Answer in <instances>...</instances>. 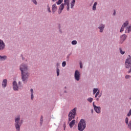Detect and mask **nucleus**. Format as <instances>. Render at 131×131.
Segmentation results:
<instances>
[{
    "label": "nucleus",
    "mask_w": 131,
    "mask_h": 131,
    "mask_svg": "<svg viewBox=\"0 0 131 131\" xmlns=\"http://www.w3.org/2000/svg\"><path fill=\"white\" fill-rule=\"evenodd\" d=\"M125 67L126 68H130V70L129 71V73H130L131 72V58H127V59H126L125 61Z\"/></svg>",
    "instance_id": "nucleus-5"
},
{
    "label": "nucleus",
    "mask_w": 131,
    "mask_h": 131,
    "mask_svg": "<svg viewBox=\"0 0 131 131\" xmlns=\"http://www.w3.org/2000/svg\"><path fill=\"white\" fill-rule=\"evenodd\" d=\"M99 94H100V91H98L96 93V94L95 98H97V97H98V95H99Z\"/></svg>",
    "instance_id": "nucleus-32"
},
{
    "label": "nucleus",
    "mask_w": 131,
    "mask_h": 131,
    "mask_svg": "<svg viewBox=\"0 0 131 131\" xmlns=\"http://www.w3.org/2000/svg\"><path fill=\"white\" fill-rule=\"evenodd\" d=\"M75 124V120H73L69 124L70 127L71 128H72L73 127V125Z\"/></svg>",
    "instance_id": "nucleus-16"
},
{
    "label": "nucleus",
    "mask_w": 131,
    "mask_h": 131,
    "mask_svg": "<svg viewBox=\"0 0 131 131\" xmlns=\"http://www.w3.org/2000/svg\"><path fill=\"white\" fill-rule=\"evenodd\" d=\"M20 70L21 73V78L23 79V81H25L28 79V77H29V73L28 72V67L23 63L20 65Z\"/></svg>",
    "instance_id": "nucleus-1"
},
{
    "label": "nucleus",
    "mask_w": 131,
    "mask_h": 131,
    "mask_svg": "<svg viewBox=\"0 0 131 131\" xmlns=\"http://www.w3.org/2000/svg\"><path fill=\"white\" fill-rule=\"evenodd\" d=\"M76 114V107L72 110L69 114V121H71L75 117Z\"/></svg>",
    "instance_id": "nucleus-4"
},
{
    "label": "nucleus",
    "mask_w": 131,
    "mask_h": 131,
    "mask_svg": "<svg viewBox=\"0 0 131 131\" xmlns=\"http://www.w3.org/2000/svg\"><path fill=\"white\" fill-rule=\"evenodd\" d=\"M125 123L128 125V128L131 129V121H129L128 123V118L127 117L125 119Z\"/></svg>",
    "instance_id": "nucleus-11"
},
{
    "label": "nucleus",
    "mask_w": 131,
    "mask_h": 131,
    "mask_svg": "<svg viewBox=\"0 0 131 131\" xmlns=\"http://www.w3.org/2000/svg\"><path fill=\"white\" fill-rule=\"evenodd\" d=\"M64 5L67 6V10L69 11V0H64Z\"/></svg>",
    "instance_id": "nucleus-15"
},
{
    "label": "nucleus",
    "mask_w": 131,
    "mask_h": 131,
    "mask_svg": "<svg viewBox=\"0 0 131 131\" xmlns=\"http://www.w3.org/2000/svg\"><path fill=\"white\" fill-rule=\"evenodd\" d=\"M63 127V130H65V129L66 128V123H64Z\"/></svg>",
    "instance_id": "nucleus-33"
},
{
    "label": "nucleus",
    "mask_w": 131,
    "mask_h": 131,
    "mask_svg": "<svg viewBox=\"0 0 131 131\" xmlns=\"http://www.w3.org/2000/svg\"><path fill=\"white\" fill-rule=\"evenodd\" d=\"M15 128L16 131H20V126H21V124L23 123V121H20V116H18L15 119Z\"/></svg>",
    "instance_id": "nucleus-2"
},
{
    "label": "nucleus",
    "mask_w": 131,
    "mask_h": 131,
    "mask_svg": "<svg viewBox=\"0 0 131 131\" xmlns=\"http://www.w3.org/2000/svg\"><path fill=\"white\" fill-rule=\"evenodd\" d=\"M30 92H31V100L33 99L34 96H33V89H31L30 90Z\"/></svg>",
    "instance_id": "nucleus-22"
},
{
    "label": "nucleus",
    "mask_w": 131,
    "mask_h": 131,
    "mask_svg": "<svg viewBox=\"0 0 131 131\" xmlns=\"http://www.w3.org/2000/svg\"><path fill=\"white\" fill-rule=\"evenodd\" d=\"M52 13H55V12H56L57 10H58V8H57V5H56V4H54L52 5Z\"/></svg>",
    "instance_id": "nucleus-13"
},
{
    "label": "nucleus",
    "mask_w": 131,
    "mask_h": 131,
    "mask_svg": "<svg viewBox=\"0 0 131 131\" xmlns=\"http://www.w3.org/2000/svg\"><path fill=\"white\" fill-rule=\"evenodd\" d=\"M126 39V36L125 34H123L121 37V41H120V43H122L124 40Z\"/></svg>",
    "instance_id": "nucleus-14"
},
{
    "label": "nucleus",
    "mask_w": 131,
    "mask_h": 131,
    "mask_svg": "<svg viewBox=\"0 0 131 131\" xmlns=\"http://www.w3.org/2000/svg\"><path fill=\"white\" fill-rule=\"evenodd\" d=\"M6 59H7V56H0V61H4Z\"/></svg>",
    "instance_id": "nucleus-20"
},
{
    "label": "nucleus",
    "mask_w": 131,
    "mask_h": 131,
    "mask_svg": "<svg viewBox=\"0 0 131 131\" xmlns=\"http://www.w3.org/2000/svg\"><path fill=\"white\" fill-rule=\"evenodd\" d=\"M97 92H98V89H94L93 90V94H94V95H95V94H96V93H97Z\"/></svg>",
    "instance_id": "nucleus-29"
},
{
    "label": "nucleus",
    "mask_w": 131,
    "mask_h": 131,
    "mask_svg": "<svg viewBox=\"0 0 131 131\" xmlns=\"http://www.w3.org/2000/svg\"><path fill=\"white\" fill-rule=\"evenodd\" d=\"M32 2L35 5H37V2H36V0H32Z\"/></svg>",
    "instance_id": "nucleus-34"
},
{
    "label": "nucleus",
    "mask_w": 131,
    "mask_h": 131,
    "mask_svg": "<svg viewBox=\"0 0 131 131\" xmlns=\"http://www.w3.org/2000/svg\"><path fill=\"white\" fill-rule=\"evenodd\" d=\"M62 67H65L66 66V61H63L62 63Z\"/></svg>",
    "instance_id": "nucleus-31"
},
{
    "label": "nucleus",
    "mask_w": 131,
    "mask_h": 131,
    "mask_svg": "<svg viewBox=\"0 0 131 131\" xmlns=\"http://www.w3.org/2000/svg\"><path fill=\"white\" fill-rule=\"evenodd\" d=\"M5 47H6V45H5V43H4V41L2 40H0V50L2 51V50H4L5 49Z\"/></svg>",
    "instance_id": "nucleus-12"
},
{
    "label": "nucleus",
    "mask_w": 131,
    "mask_h": 131,
    "mask_svg": "<svg viewBox=\"0 0 131 131\" xmlns=\"http://www.w3.org/2000/svg\"><path fill=\"white\" fill-rule=\"evenodd\" d=\"M63 9H64V4H62L59 7L60 11H58L59 14H61L62 13V11H63Z\"/></svg>",
    "instance_id": "nucleus-17"
},
{
    "label": "nucleus",
    "mask_w": 131,
    "mask_h": 131,
    "mask_svg": "<svg viewBox=\"0 0 131 131\" xmlns=\"http://www.w3.org/2000/svg\"><path fill=\"white\" fill-rule=\"evenodd\" d=\"M80 68H82V65L81 64V62H80Z\"/></svg>",
    "instance_id": "nucleus-38"
},
{
    "label": "nucleus",
    "mask_w": 131,
    "mask_h": 131,
    "mask_svg": "<svg viewBox=\"0 0 131 131\" xmlns=\"http://www.w3.org/2000/svg\"><path fill=\"white\" fill-rule=\"evenodd\" d=\"M88 101L90 102V103H92L93 102V98H89L88 99Z\"/></svg>",
    "instance_id": "nucleus-28"
},
{
    "label": "nucleus",
    "mask_w": 131,
    "mask_h": 131,
    "mask_svg": "<svg viewBox=\"0 0 131 131\" xmlns=\"http://www.w3.org/2000/svg\"><path fill=\"white\" fill-rule=\"evenodd\" d=\"M59 28H60V25H59Z\"/></svg>",
    "instance_id": "nucleus-42"
},
{
    "label": "nucleus",
    "mask_w": 131,
    "mask_h": 131,
    "mask_svg": "<svg viewBox=\"0 0 131 131\" xmlns=\"http://www.w3.org/2000/svg\"><path fill=\"white\" fill-rule=\"evenodd\" d=\"M74 5H75V0H73L71 4V9H73V7H74Z\"/></svg>",
    "instance_id": "nucleus-21"
},
{
    "label": "nucleus",
    "mask_w": 131,
    "mask_h": 131,
    "mask_svg": "<svg viewBox=\"0 0 131 131\" xmlns=\"http://www.w3.org/2000/svg\"><path fill=\"white\" fill-rule=\"evenodd\" d=\"M98 28L100 29V32H103V30H104V28H105V25H101Z\"/></svg>",
    "instance_id": "nucleus-19"
},
{
    "label": "nucleus",
    "mask_w": 131,
    "mask_h": 131,
    "mask_svg": "<svg viewBox=\"0 0 131 131\" xmlns=\"http://www.w3.org/2000/svg\"><path fill=\"white\" fill-rule=\"evenodd\" d=\"M8 82V81L7 80V79H4L2 82V86L4 88H6V86H7V83Z\"/></svg>",
    "instance_id": "nucleus-18"
},
{
    "label": "nucleus",
    "mask_w": 131,
    "mask_h": 131,
    "mask_svg": "<svg viewBox=\"0 0 131 131\" xmlns=\"http://www.w3.org/2000/svg\"><path fill=\"white\" fill-rule=\"evenodd\" d=\"M97 5H98V3L97 2L94 3L93 6V10L94 11H95L96 7Z\"/></svg>",
    "instance_id": "nucleus-23"
},
{
    "label": "nucleus",
    "mask_w": 131,
    "mask_h": 131,
    "mask_svg": "<svg viewBox=\"0 0 131 131\" xmlns=\"http://www.w3.org/2000/svg\"><path fill=\"white\" fill-rule=\"evenodd\" d=\"M19 84H20V82H18Z\"/></svg>",
    "instance_id": "nucleus-41"
},
{
    "label": "nucleus",
    "mask_w": 131,
    "mask_h": 131,
    "mask_svg": "<svg viewBox=\"0 0 131 131\" xmlns=\"http://www.w3.org/2000/svg\"><path fill=\"white\" fill-rule=\"evenodd\" d=\"M120 53L122 54V55H124V54L125 53L124 51H122V49H121V48H120Z\"/></svg>",
    "instance_id": "nucleus-27"
},
{
    "label": "nucleus",
    "mask_w": 131,
    "mask_h": 131,
    "mask_svg": "<svg viewBox=\"0 0 131 131\" xmlns=\"http://www.w3.org/2000/svg\"><path fill=\"white\" fill-rule=\"evenodd\" d=\"M127 25H128V21L124 23L120 29V32H122L124 30V28H125Z\"/></svg>",
    "instance_id": "nucleus-8"
},
{
    "label": "nucleus",
    "mask_w": 131,
    "mask_h": 131,
    "mask_svg": "<svg viewBox=\"0 0 131 131\" xmlns=\"http://www.w3.org/2000/svg\"><path fill=\"white\" fill-rule=\"evenodd\" d=\"M93 107L94 108V110L96 113H101V107H98L95 105V102L93 103Z\"/></svg>",
    "instance_id": "nucleus-7"
},
{
    "label": "nucleus",
    "mask_w": 131,
    "mask_h": 131,
    "mask_svg": "<svg viewBox=\"0 0 131 131\" xmlns=\"http://www.w3.org/2000/svg\"><path fill=\"white\" fill-rule=\"evenodd\" d=\"M115 14H116V12H115V10H114V15H115Z\"/></svg>",
    "instance_id": "nucleus-39"
},
{
    "label": "nucleus",
    "mask_w": 131,
    "mask_h": 131,
    "mask_svg": "<svg viewBox=\"0 0 131 131\" xmlns=\"http://www.w3.org/2000/svg\"><path fill=\"white\" fill-rule=\"evenodd\" d=\"M56 71H57V76H59V75H60V70H59V69H57Z\"/></svg>",
    "instance_id": "nucleus-26"
},
{
    "label": "nucleus",
    "mask_w": 131,
    "mask_h": 131,
    "mask_svg": "<svg viewBox=\"0 0 131 131\" xmlns=\"http://www.w3.org/2000/svg\"><path fill=\"white\" fill-rule=\"evenodd\" d=\"M86 126V124L85 123V121L83 119H81L78 125V129L79 131H83L84 128Z\"/></svg>",
    "instance_id": "nucleus-3"
},
{
    "label": "nucleus",
    "mask_w": 131,
    "mask_h": 131,
    "mask_svg": "<svg viewBox=\"0 0 131 131\" xmlns=\"http://www.w3.org/2000/svg\"><path fill=\"white\" fill-rule=\"evenodd\" d=\"M77 43V41L76 40H73L72 41V45H76Z\"/></svg>",
    "instance_id": "nucleus-30"
},
{
    "label": "nucleus",
    "mask_w": 131,
    "mask_h": 131,
    "mask_svg": "<svg viewBox=\"0 0 131 131\" xmlns=\"http://www.w3.org/2000/svg\"><path fill=\"white\" fill-rule=\"evenodd\" d=\"M74 77L75 79L77 80V81H79V79H80V72H79L78 70L75 71Z\"/></svg>",
    "instance_id": "nucleus-6"
},
{
    "label": "nucleus",
    "mask_w": 131,
    "mask_h": 131,
    "mask_svg": "<svg viewBox=\"0 0 131 131\" xmlns=\"http://www.w3.org/2000/svg\"><path fill=\"white\" fill-rule=\"evenodd\" d=\"M43 121V119L42 118V117H41V119H40V123H41Z\"/></svg>",
    "instance_id": "nucleus-37"
},
{
    "label": "nucleus",
    "mask_w": 131,
    "mask_h": 131,
    "mask_svg": "<svg viewBox=\"0 0 131 131\" xmlns=\"http://www.w3.org/2000/svg\"><path fill=\"white\" fill-rule=\"evenodd\" d=\"M47 10H48V12H49V13H52V11H51V9L50 8V6L49 5V4L47 5Z\"/></svg>",
    "instance_id": "nucleus-24"
},
{
    "label": "nucleus",
    "mask_w": 131,
    "mask_h": 131,
    "mask_svg": "<svg viewBox=\"0 0 131 131\" xmlns=\"http://www.w3.org/2000/svg\"><path fill=\"white\" fill-rule=\"evenodd\" d=\"M127 25H128V21L124 23L120 29V32H122L124 30V28H125Z\"/></svg>",
    "instance_id": "nucleus-9"
},
{
    "label": "nucleus",
    "mask_w": 131,
    "mask_h": 131,
    "mask_svg": "<svg viewBox=\"0 0 131 131\" xmlns=\"http://www.w3.org/2000/svg\"><path fill=\"white\" fill-rule=\"evenodd\" d=\"M63 3V0H59L57 2H56L57 5H61Z\"/></svg>",
    "instance_id": "nucleus-25"
},
{
    "label": "nucleus",
    "mask_w": 131,
    "mask_h": 131,
    "mask_svg": "<svg viewBox=\"0 0 131 131\" xmlns=\"http://www.w3.org/2000/svg\"><path fill=\"white\" fill-rule=\"evenodd\" d=\"M57 0H52V2H56Z\"/></svg>",
    "instance_id": "nucleus-40"
},
{
    "label": "nucleus",
    "mask_w": 131,
    "mask_h": 131,
    "mask_svg": "<svg viewBox=\"0 0 131 131\" xmlns=\"http://www.w3.org/2000/svg\"><path fill=\"white\" fill-rule=\"evenodd\" d=\"M131 115V110H129V113L127 114V116L129 117Z\"/></svg>",
    "instance_id": "nucleus-35"
},
{
    "label": "nucleus",
    "mask_w": 131,
    "mask_h": 131,
    "mask_svg": "<svg viewBox=\"0 0 131 131\" xmlns=\"http://www.w3.org/2000/svg\"><path fill=\"white\" fill-rule=\"evenodd\" d=\"M13 87L14 91H18V90H19V88L18 87V85L17 84V82L15 81L13 82Z\"/></svg>",
    "instance_id": "nucleus-10"
},
{
    "label": "nucleus",
    "mask_w": 131,
    "mask_h": 131,
    "mask_svg": "<svg viewBox=\"0 0 131 131\" xmlns=\"http://www.w3.org/2000/svg\"><path fill=\"white\" fill-rule=\"evenodd\" d=\"M130 78V76H129V75H126L125 76V78H126V79H127V78Z\"/></svg>",
    "instance_id": "nucleus-36"
}]
</instances>
